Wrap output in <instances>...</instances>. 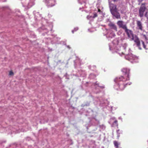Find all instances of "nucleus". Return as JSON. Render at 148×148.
Instances as JSON below:
<instances>
[{
    "label": "nucleus",
    "mask_w": 148,
    "mask_h": 148,
    "mask_svg": "<svg viewBox=\"0 0 148 148\" xmlns=\"http://www.w3.org/2000/svg\"><path fill=\"white\" fill-rule=\"evenodd\" d=\"M136 25L137 29L142 31H143V26L142 23L140 21H136Z\"/></svg>",
    "instance_id": "obj_8"
},
{
    "label": "nucleus",
    "mask_w": 148,
    "mask_h": 148,
    "mask_svg": "<svg viewBox=\"0 0 148 148\" xmlns=\"http://www.w3.org/2000/svg\"><path fill=\"white\" fill-rule=\"evenodd\" d=\"M127 57H128L129 58V59L131 60L133 59L132 56V54H129L127 56Z\"/></svg>",
    "instance_id": "obj_14"
},
{
    "label": "nucleus",
    "mask_w": 148,
    "mask_h": 148,
    "mask_svg": "<svg viewBox=\"0 0 148 148\" xmlns=\"http://www.w3.org/2000/svg\"><path fill=\"white\" fill-rule=\"evenodd\" d=\"M143 0H138V1L139 3H140L142 2Z\"/></svg>",
    "instance_id": "obj_19"
},
{
    "label": "nucleus",
    "mask_w": 148,
    "mask_h": 148,
    "mask_svg": "<svg viewBox=\"0 0 148 148\" xmlns=\"http://www.w3.org/2000/svg\"><path fill=\"white\" fill-rule=\"evenodd\" d=\"M72 32L73 33V31Z\"/></svg>",
    "instance_id": "obj_25"
},
{
    "label": "nucleus",
    "mask_w": 148,
    "mask_h": 148,
    "mask_svg": "<svg viewBox=\"0 0 148 148\" xmlns=\"http://www.w3.org/2000/svg\"><path fill=\"white\" fill-rule=\"evenodd\" d=\"M111 14L117 19L121 18L120 14L117 11L116 12H114V14L113 13H111Z\"/></svg>",
    "instance_id": "obj_10"
},
{
    "label": "nucleus",
    "mask_w": 148,
    "mask_h": 148,
    "mask_svg": "<svg viewBox=\"0 0 148 148\" xmlns=\"http://www.w3.org/2000/svg\"><path fill=\"white\" fill-rule=\"evenodd\" d=\"M9 74L10 75L12 76L14 75V74L12 71H10L9 72Z\"/></svg>",
    "instance_id": "obj_15"
},
{
    "label": "nucleus",
    "mask_w": 148,
    "mask_h": 148,
    "mask_svg": "<svg viewBox=\"0 0 148 148\" xmlns=\"http://www.w3.org/2000/svg\"><path fill=\"white\" fill-rule=\"evenodd\" d=\"M117 24L119 27L121 28L124 30L127 27L126 25L123 24V21H118Z\"/></svg>",
    "instance_id": "obj_7"
},
{
    "label": "nucleus",
    "mask_w": 148,
    "mask_h": 148,
    "mask_svg": "<svg viewBox=\"0 0 148 148\" xmlns=\"http://www.w3.org/2000/svg\"><path fill=\"white\" fill-rule=\"evenodd\" d=\"M131 40L134 41L137 46L139 47L140 49H141V48L140 47V40L138 37L136 35H135V36Z\"/></svg>",
    "instance_id": "obj_4"
},
{
    "label": "nucleus",
    "mask_w": 148,
    "mask_h": 148,
    "mask_svg": "<svg viewBox=\"0 0 148 148\" xmlns=\"http://www.w3.org/2000/svg\"><path fill=\"white\" fill-rule=\"evenodd\" d=\"M117 0H113L114 2L116 1Z\"/></svg>",
    "instance_id": "obj_24"
},
{
    "label": "nucleus",
    "mask_w": 148,
    "mask_h": 148,
    "mask_svg": "<svg viewBox=\"0 0 148 148\" xmlns=\"http://www.w3.org/2000/svg\"><path fill=\"white\" fill-rule=\"evenodd\" d=\"M44 2L48 6L51 7L55 5L56 3V0H45Z\"/></svg>",
    "instance_id": "obj_5"
},
{
    "label": "nucleus",
    "mask_w": 148,
    "mask_h": 148,
    "mask_svg": "<svg viewBox=\"0 0 148 148\" xmlns=\"http://www.w3.org/2000/svg\"><path fill=\"white\" fill-rule=\"evenodd\" d=\"M67 47L69 49L70 48V47H69V46H67Z\"/></svg>",
    "instance_id": "obj_22"
},
{
    "label": "nucleus",
    "mask_w": 148,
    "mask_h": 148,
    "mask_svg": "<svg viewBox=\"0 0 148 148\" xmlns=\"http://www.w3.org/2000/svg\"><path fill=\"white\" fill-rule=\"evenodd\" d=\"M109 26L112 29H114L116 31H117V28L116 26L114 23H110L108 24Z\"/></svg>",
    "instance_id": "obj_9"
},
{
    "label": "nucleus",
    "mask_w": 148,
    "mask_h": 148,
    "mask_svg": "<svg viewBox=\"0 0 148 148\" xmlns=\"http://www.w3.org/2000/svg\"><path fill=\"white\" fill-rule=\"evenodd\" d=\"M113 124H115L116 125L118 126V121L116 120H115Z\"/></svg>",
    "instance_id": "obj_16"
},
{
    "label": "nucleus",
    "mask_w": 148,
    "mask_h": 148,
    "mask_svg": "<svg viewBox=\"0 0 148 148\" xmlns=\"http://www.w3.org/2000/svg\"><path fill=\"white\" fill-rule=\"evenodd\" d=\"M100 87L101 88H104V87L103 86H100Z\"/></svg>",
    "instance_id": "obj_23"
},
{
    "label": "nucleus",
    "mask_w": 148,
    "mask_h": 148,
    "mask_svg": "<svg viewBox=\"0 0 148 148\" xmlns=\"http://www.w3.org/2000/svg\"><path fill=\"white\" fill-rule=\"evenodd\" d=\"M124 30L129 38L132 40L135 36V35L134 34L133 31L128 29L127 27Z\"/></svg>",
    "instance_id": "obj_3"
},
{
    "label": "nucleus",
    "mask_w": 148,
    "mask_h": 148,
    "mask_svg": "<svg viewBox=\"0 0 148 148\" xmlns=\"http://www.w3.org/2000/svg\"><path fill=\"white\" fill-rule=\"evenodd\" d=\"M88 19H89L91 18H92V16H88L87 17Z\"/></svg>",
    "instance_id": "obj_18"
},
{
    "label": "nucleus",
    "mask_w": 148,
    "mask_h": 148,
    "mask_svg": "<svg viewBox=\"0 0 148 148\" xmlns=\"http://www.w3.org/2000/svg\"><path fill=\"white\" fill-rule=\"evenodd\" d=\"M97 15L96 13H95L94 14L93 16H92V18H95L96 17H97Z\"/></svg>",
    "instance_id": "obj_17"
},
{
    "label": "nucleus",
    "mask_w": 148,
    "mask_h": 148,
    "mask_svg": "<svg viewBox=\"0 0 148 148\" xmlns=\"http://www.w3.org/2000/svg\"><path fill=\"white\" fill-rule=\"evenodd\" d=\"M146 3H141L138 10L139 16L140 17H143L144 15L145 17L148 18V9L146 7Z\"/></svg>",
    "instance_id": "obj_2"
},
{
    "label": "nucleus",
    "mask_w": 148,
    "mask_h": 148,
    "mask_svg": "<svg viewBox=\"0 0 148 148\" xmlns=\"http://www.w3.org/2000/svg\"><path fill=\"white\" fill-rule=\"evenodd\" d=\"M113 143L114 145V146L116 148H119V145L120 144V143H119L117 141L115 140L114 141Z\"/></svg>",
    "instance_id": "obj_11"
},
{
    "label": "nucleus",
    "mask_w": 148,
    "mask_h": 148,
    "mask_svg": "<svg viewBox=\"0 0 148 148\" xmlns=\"http://www.w3.org/2000/svg\"><path fill=\"white\" fill-rule=\"evenodd\" d=\"M98 84L97 83V82H96L95 83V85H98Z\"/></svg>",
    "instance_id": "obj_20"
},
{
    "label": "nucleus",
    "mask_w": 148,
    "mask_h": 148,
    "mask_svg": "<svg viewBox=\"0 0 148 148\" xmlns=\"http://www.w3.org/2000/svg\"><path fill=\"white\" fill-rule=\"evenodd\" d=\"M110 8L111 13L114 14V12H116L117 11L116 6L113 3L110 4Z\"/></svg>",
    "instance_id": "obj_6"
},
{
    "label": "nucleus",
    "mask_w": 148,
    "mask_h": 148,
    "mask_svg": "<svg viewBox=\"0 0 148 148\" xmlns=\"http://www.w3.org/2000/svg\"><path fill=\"white\" fill-rule=\"evenodd\" d=\"M141 42H142V44L143 45V48L145 49H147L146 48V46L145 45L144 42L143 41V40H142Z\"/></svg>",
    "instance_id": "obj_13"
},
{
    "label": "nucleus",
    "mask_w": 148,
    "mask_h": 148,
    "mask_svg": "<svg viewBox=\"0 0 148 148\" xmlns=\"http://www.w3.org/2000/svg\"><path fill=\"white\" fill-rule=\"evenodd\" d=\"M122 71L124 74V75L118 77L114 79L115 82L118 84L114 86V88L117 90H119L117 87H119L120 90H122L127 85L131 84L129 76L130 70L127 68H123L122 69Z\"/></svg>",
    "instance_id": "obj_1"
},
{
    "label": "nucleus",
    "mask_w": 148,
    "mask_h": 148,
    "mask_svg": "<svg viewBox=\"0 0 148 148\" xmlns=\"http://www.w3.org/2000/svg\"><path fill=\"white\" fill-rule=\"evenodd\" d=\"M143 37L144 38L145 40H148V37L145 34L143 35Z\"/></svg>",
    "instance_id": "obj_12"
},
{
    "label": "nucleus",
    "mask_w": 148,
    "mask_h": 148,
    "mask_svg": "<svg viewBox=\"0 0 148 148\" xmlns=\"http://www.w3.org/2000/svg\"><path fill=\"white\" fill-rule=\"evenodd\" d=\"M98 11L99 12H100L101 11V10L100 9H99L98 10Z\"/></svg>",
    "instance_id": "obj_21"
}]
</instances>
